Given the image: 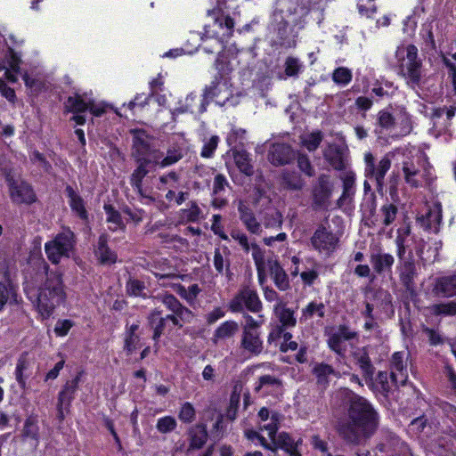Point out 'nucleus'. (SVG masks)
Returning a JSON list of instances; mask_svg holds the SVG:
<instances>
[{"label": "nucleus", "instance_id": "26", "mask_svg": "<svg viewBox=\"0 0 456 456\" xmlns=\"http://www.w3.org/2000/svg\"><path fill=\"white\" fill-rule=\"evenodd\" d=\"M240 347L253 355L260 354L264 349V343L259 331L242 333Z\"/></svg>", "mask_w": 456, "mask_h": 456}, {"label": "nucleus", "instance_id": "20", "mask_svg": "<svg viewBox=\"0 0 456 456\" xmlns=\"http://www.w3.org/2000/svg\"><path fill=\"white\" fill-rule=\"evenodd\" d=\"M294 158L293 149L286 143H273L268 152L269 161L276 167L289 164Z\"/></svg>", "mask_w": 456, "mask_h": 456}, {"label": "nucleus", "instance_id": "49", "mask_svg": "<svg viewBox=\"0 0 456 456\" xmlns=\"http://www.w3.org/2000/svg\"><path fill=\"white\" fill-rule=\"evenodd\" d=\"M379 212L382 224H384L385 226H388L395 220L398 208L393 203L387 202L380 208Z\"/></svg>", "mask_w": 456, "mask_h": 456}, {"label": "nucleus", "instance_id": "22", "mask_svg": "<svg viewBox=\"0 0 456 456\" xmlns=\"http://www.w3.org/2000/svg\"><path fill=\"white\" fill-rule=\"evenodd\" d=\"M238 212L240 220L249 232L253 234H260L262 232L261 224L257 221L254 212L245 201H239Z\"/></svg>", "mask_w": 456, "mask_h": 456}, {"label": "nucleus", "instance_id": "64", "mask_svg": "<svg viewBox=\"0 0 456 456\" xmlns=\"http://www.w3.org/2000/svg\"><path fill=\"white\" fill-rule=\"evenodd\" d=\"M297 167L307 176L312 177L314 175V168L306 155L299 154L297 157Z\"/></svg>", "mask_w": 456, "mask_h": 456}, {"label": "nucleus", "instance_id": "41", "mask_svg": "<svg viewBox=\"0 0 456 456\" xmlns=\"http://www.w3.org/2000/svg\"><path fill=\"white\" fill-rule=\"evenodd\" d=\"M325 305L322 302L312 301L301 311V322H305L309 319L317 316L323 318L325 316Z\"/></svg>", "mask_w": 456, "mask_h": 456}, {"label": "nucleus", "instance_id": "17", "mask_svg": "<svg viewBox=\"0 0 456 456\" xmlns=\"http://www.w3.org/2000/svg\"><path fill=\"white\" fill-rule=\"evenodd\" d=\"M134 161L136 168L131 175L130 183L142 197H145L142 191V180L151 172V167L157 166L155 162H159V158L154 155L153 159H138Z\"/></svg>", "mask_w": 456, "mask_h": 456}, {"label": "nucleus", "instance_id": "50", "mask_svg": "<svg viewBox=\"0 0 456 456\" xmlns=\"http://www.w3.org/2000/svg\"><path fill=\"white\" fill-rule=\"evenodd\" d=\"M323 139L321 131H315L301 137V142L309 151H314Z\"/></svg>", "mask_w": 456, "mask_h": 456}, {"label": "nucleus", "instance_id": "37", "mask_svg": "<svg viewBox=\"0 0 456 456\" xmlns=\"http://www.w3.org/2000/svg\"><path fill=\"white\" fill-rule=\"evenodd\" d=\"M65 192L69 199V206L71 209L75 211L80 218L86 219L87 213L84 206L83 199L74 191L70 185L66 186Z\"/></svg>", "mask_w": 456, "mask_h": 456}, {"label": "nucleus", "instance_id": "14", "mask_svg": "<svg viewBox=\"0 0 456 456\" xmlns=\"http://www.w3.org/2000/svg\"><path fill=\"white\" fill-rule=\"evenodd\" d=\"M338 238L325 226L320 225L311 238L313 248L320 253L331 254L337 248Z\"/></svg>", "mask_w": 456, "mask_h": 456}, {"label": "nucleus", "instance_id": "46", "mask_svg": "<svg viewBox=\"0 0 456 456\" xmlns=\"http://www.w3.org/2000/svg\"><path fill=\"white\" fill-rule=\"evenodd\" d=\"M429 310L436 316H454L456 315V301L434 304Z\"/></svg>", "mask_w": 456, "mask_h": 456}, {"label": "nucleus", "instance_id": "39", "mask_svg": "<svg viewBox=\"0 0 456 456\" xmlns=\"http://www.w3.org/2000/svg\"><path fill=\"white\" fill-rule=\"evenodd\" d=\"M281 181L282 186L290 191H302L305 185L304 179L297 172H283Z\"/></svg>", "mask_w": 456, "mask_h": 456}, {"label": "nucleus", "instance_id": "4", "mask_svg": "<svg viewBox=\"0 0 456 456\" xmlns=\"http://www.w3.org/2000/svg\"><path fill=\"white\" fill-rule=\"evenodd\" d=\"M222 91H224L225 94L220 98V100H216V102L221 103V100H223V103H224L231 95L226 85L220 84L218 82H212L210 86L205 88L203 95H197L194 94L187 95L184 100V103L177 108L176 111L180 113L191 112L201 114L207 109L208 100L219 98Z\"/></svg>", "mask_w": 456, "mask_h": 456}, {"label": "nucleus", "instance_id": "53", "mask_svg": "<svg viewBox=\"0 0 456 456\" xmlns=\"http://www.w3.org/2000/svg\"><path fill=\"white\" fill-rule=\"evenodd\" d=\"M38 426L37 419L34 416H29L24 423L23 436L28 438H32L36 441L38 440Z\"/></svg>", "mask_w": 456, "mask_h": 456}, {"label": "nucleus", "instance_id": "18", "mask_svg": "<svg viewBox=\"0 0 456 456\" xmlns=\"http://www.w3.org/2000/svg\"><path fill=\"white\" fill-rule=\"evenodd\" d=\"M352 357L354 363L359 366L366 384H372L375 367L371 363L368 348L366 346L356 347L352 352Z\"/></svg>", "mask_w": 456, "mask_h": 456}, {"label": "nucleus", "instance_id": "23", "mask_svg": "<svg viewBox=\"0 0 456 456\" xmlns=\"http://www.w3.org/2000/svg\"><path fill=\"white\" fill-rule=\"evenodd\" d=\"M397 270L401 283L407 290H412L414 289V280L417 276V269L412 256L407 260L399 262Z\"/></svg>", "mask_w": 456, "mask_h": 456}, {"label": "nucleus", "instance_id": "44", "mask_svg": "<svg viewBox=\"0 0 456 456\" xmlns=\"http://www.w3.org/2000/svg\"><path fill=\"white\" fill-rule=\"evenodd\" d=\"M233 159L237 167L244 175L250 176L253 175V166L250 163L249 155L245 151H234Z\"/></svg>", "mask_w": 456, "mask_h": 456}, {"label": "nucleus", "instance_id": "45", "mask_svg": "<svg viewBox=\"0 0 456 456\" xmlns=\"http://www.w3.org/2000/svg\"><path fill=\"white\" fill-rule=\"evenodd\" d=\"M91 102H86L79 94L68 97L65 102L67 111L73 113H82L89 109Z\"/></svg>", "mask_w": 456, "mask_h": 456}, {"label": "nucleus", "instance_id": "6", "mask_svg": "<svg viewBox=\"0 0 456 456\" xmlns=\"http://www.w3.org/2000/svg\"><path fill=\"white\" fill-rule=\"evenodd\" d=\"M74 245V232L70 229L65 228L61 232L58 233L53 240L45 243V250L49 261L56 265L61 261L62 256H69Z\"/></svg>", "mask_w": 456, "mask_h": 456}, {"label": "nucleus", "instance_id": "56", "mask_svg": "<svg viewBox=\"0 0 456 456\" xmlns=\"http://www.w3.org/2000/svg\"><path fill=\"white\" fill-rule=\"evenodd\" d=\"M332 79L336 84L346 86L352 80V72L347 68L339 67L334 70Z\"/></svg>", "mask_w": 456, "mask_h": 456}, {"label": "nucleus", "instance_id": "11", "mask_svg": "<svg viewBox=\"0 0 456 456\" xmlns=\"http://www.w3.org/2000/svg\"><path fill=\"white\" fill-rule=\"evenodd\" d=\"M358 338V333L346 324H341L329 334L327 344L330 350L339 356H345L346 353V341Z\"/></svg>", "mask_w": 456, "mask_h": 456}, {"label": "nucleus", "instance_id": "5", "mask_svg": "<svg viewBox=\"0 0 456 456\" xmlns=\"http://www.w3.org/2000/svg\"><path fill=\"white\" fill-rule=\"evenodd\" d=\"M399 74L411 87L419 86L422 78V62L418 58V49L414 45L406 47V56L400 64Z\"/></svg>", "mask_w": 456, "mask_h": 456}, {"label": "nucleus", "instance_id": "33", "mask_svg": "<svg viewBox=\"0 0 456 456\" xmlns=\"http://www.w3.org/2000/svg\"><path fill=\"white\" fill-rule=\"evenodd\" d=\"M395 117L387 110H382L378 113L377 127L375 133L379 139L385 132L391 133L395 127Z\"/></svg>", "mask_w": 456, "mask_h": 456}, {"label": "nucleus", "instance_id": "13", "mask_svg": "<svg viewBox=\"0 0 456 456\" xmlns=\"http://www.w3.org/2000/svg\"><path fill=\"white\" fill-rule=\"evenodd\" d=\"M6 181L9 185L10 197L14 203L32 204L36 201L37 196L28 183L15 180L9 175L6 176Z\"/></svg>", "mask_w": 456, "mask_h": 456}, {"label": "nucleus", "instance_id": "52", "mask_svg": "<svg viewBox=\"0 0 456 456\" xmlns=\"http://www.w3.org/2000/svg\"><path fill=\"white\" fill-rule=\"evenodd\" d=\"M177 427L176 419L172 416L159 418L156 424L157 430L161 434H167L174 431Z\"/></svg>", "mask_w": 456, "mask_h": 456}, {"label": "nucleus", "instance_id": "10", "mask_svg": "<svg viewBox=\"0 0 456 456\" xmlns=\"http://www.w3.org/2000/svg\"><path fill=\"white\" fill-rule=\"evenodd\" d=\"M229 308L233 313H242L245 309L252 313H259L263 305L256 290L245 286L231 300Z\"/></svg>", "mask_w": 456, "mask_h": 456}, {"label": "nucleus", "instance_id": "3", "mask_svg": "<svg viewBox=\"0 0 456 456\" xmlns=\"http://www.w3.org/2000/svg\"><path fill=\"white\" fill-rule=\"evenodd\" d=\"M45 281L38 289L27 285L24 291L28 298L37 305L38 313L44 319L49 318L57 305L66 297L61 274L49 272L45 265Z\"/></svg>", "mask_w": 456, "mask_h": 456}, {"label": "nucleus", "instance_id": "36", "mask_svg": "<svg viewBox=\"0 0 456 456\" xmlns=\"http://www.w3.org/2000/svg\"><path fill=\"white\" fill-rule=\"evenodd\" d=\"M239 331V324L234 321H226L223 322L214 332L213 341L217 343L219 340H224L232 338Z\"/></svg>", "mask_w": 456, "mask_h": 456}, {"label": "nucleus", "instance_id": "59", "mask_svg": "<svg viewBox=\"0 0 456 456\" xmlns=\"http://www.w3.org/2000/svg\"><path fill=\"white\" fill-rule=\"evenodd\" d=\"M232 240L237 241L244 252L248 253L250 250L251 243L248 241L247 234L239 229H233L231 233Z\"/></svg>", "mask_w": 456, "mask_h": 456}, {"label": "nucleus", "instance_id": "21", "mask_svg": "<svg viewBox=\"0 0 456 456\" xmlns=\"http://www.w3.org/2000/svg\"><path fill=\"white\" fill-rule=\"evenodd\" d=\"M267 268L269 270L270 276L278 289L281 291H286L290 289L289 278L278 260L268 259Z\"/></svg>", "mask_w": 456, "mask_h": 456}, {"label": "nucleus", "instance_id": "61", "mask_svg": "<svg viewBox=\"0 0 456 456\" xmlns=\"http://www.w3.org/2000/svg\"><path fill=\"white\" fill-rule=\"evenodd\" d=\"M374 0H359L357 4L358 11L362 16L371 18L377 12V7L373 4Z\"/></svg>", "mask_w": 456, "mask_h": 456}, {"label": "nucleus", "instance_id": "1", "mask_svg": "<svg viewBox=\"0 0 456 456\" xmlns=\"http://www.w3.org/2000/svg\"><path fill=\"white\" fill-rule=\"evenodd\" d=\"M346 406L347 420L338 426V433L348 444L359 445L372 436L379 424V416L364 397L349 389L341 391Z\"/></svg>", "mask_w": 456, "mask_h": 456}, {"label": "nucleus", "instance_id": "8", "mask_svg": "<svg viewBox=\"0 0 456 456\" xmlns=\"http://www.w3.org/2000/svg\"><path fill=\"white\" fill-rule=\"evenodd\" d=\"M364 163L365 176L370 180H374L377 191L381 192L385 186L386 174L391 167V154H386L378 163H376L373 154L371 152H366L364 154Z\"/></svg>", "mask_w": 456, "mask_h": 456}, {"label": "nucleus", "instance_id": "16", "mask_svg": "<svg viewBox=\"0 0 456 456\" xmlns=\"http://www.w3.org/2000/svg\"><path fill=\"white\" fill-rule=\"evenodd\" d=\"M80 377L81 373H78L74 379L68 380L58 395L57 411L58 418L61 420L64 419V411L69 410L71 402L75 398V395L78 389Z\"/></svg>", "mask_w": 456, "mask_h": 456}, {"label": "nucleus", "instance_id": "25", "mask_svg": "<svg viewBox=\"0 0 456 456\" xmlns=\"http://www.w3.org/2000/svg\"><path fill=\"white\" fill-rule=\"evenodd\" d=\"M282 381L272 375H263L259 377L255 386V392H263V395H278L281 392Z\"/></svg>", "mask_w": 456, "mask_h": 456}, {"label": "nucleus", "instance_id": "51", "mask_svg": "<svg viewBox=\"0 0 456 456\" xmlns=\"http://www.w3.org/2000/svg\"><path fill=\"white\" fill-rule=\"evenodd\" d=\"M219 137L212 135L208 139H204V144L200 151V156L204 159L213 158L215 151L219 143Z\"/></svg>", "mask_w": 456, "mask_h": 456}, {"label": "nucleus", "instance_id": "12", "mask_svg": "<svg viewBox=\"0 0 456 456\" xmlns=\"http://www.w3.org/2000/svg\"><path fill=\"white\" fill-rule=\"evenodd\" d=\"M161 159L163 153L158 150L151 149V138L143 130L134 131L132 157L138 159H153V156Z\"/></svg>", "mask_w": 456, "mask_h": 456}, {"label": "nucleus", "instance_id": "2", "mask_svg": "<svg viewBox=\"0 0 456 456\" xmlns=\"http://www.w3.org/2000/svg\"><path fill=\"white\" fill-rule=\"evenodd\" d=\"M157 298L170 314L164 316L162 311L156 308L148 315V323L153 331L154 341H159L166 331H172L174 327L181 329L184 323H190L194 317L192 312L174 295L165 292L159 295Z\"/></svg>", "mask_w": 456, "mask_h": 456}, {"label": "nucleus", "instance_id": "28", "mask_svg": "<svg viewBox=\"0 0 456 456\" xmlns=\"http://www.w3.org/2000/svg\"><path fill=\"white\" fill-rule=\"evenodd\" d=\"M273 442V452L274 454L277 453L278 449L284 451L286 453H289L294 448L298 447L301 444L302 441H294L292 436L287 432H280L277 433L274 437L272 439Z\"/></svg>", "mask_w": 456, "mask_h": 456}, {"label": "nucleus", "instance_id": "30", "mask_svg": "<svg viewBox=\"0 0 456 456\" xmlns=\"http://www.w3.org/2000/svg\"><path fill=\"white\" fill-rule=\"evenodd\" d=\"M108 236L102 234L97 242L95 256L102 265H111L117 261V255L107 245Z\"/></svg>", "mask_w": 456, "mask_h": 456}, {"label": "nucleus", "instance_id": "29", "mask_svg": "<svg viewBox=\"0 0 456 456\" xmlns=\"http://www.w3.org/2000/svg\"><path fill=\"white\" fill-rule=\"evenodd\" d=\"M323 157L336 170H343L346 167L343 150L338 144H329L323 151Z\"/></svg>", "mask_w": 456, "mask_h": 456}, {"label": "nucleus", "instance_id": "57", "mask_svg": "<svg viewBox=\"0 0 456 456\" xmlns=\"http://www.w3.org/2000/svg\"><path fill=\"white\" fill-rule=\"evenodd\" d=\"M214 266L218 274H223L224 269L227 273L230 271V260L227 257H224L219 248L215 249Z\"/></svg>", "mask_w": 456, "mask_h": 456}, {"label": "nucleus", "instance_id": "40", "mask_svg": "<svg viewBox=\"0 0 456 456\" xmlns=\"http://www.w3.org/2000/svg\"><path fill=\"white\" fill-rule=\"evenodd\" d=\"M275 313L281 323L280 333H282L283 330L285 329H289L296 326L297 319L294 315L293 310L284 306L277 305L275 307Z\"/></svg>", "mask_w": 456, "mask_h": 456}, {"label": "nucleus", "instance_id": "7", "mask_svg": "<svg viewBox=\"0 0 456 456\" xmlns=\"http://www.w3.org/2000/svg\"><path fill=\"white\" fill-rule=\"evenodd\" d=\"M333 191L334 183L330 176L326 174L320 175L311 189V208L313 210H328L330 207Z\"/></svg>", "mask_w": 456, "mask_h": 456}, {"label": "nucleus", "instance_id": "9", "mask_svg": "<svg viewBox=\"0 0 456 456\" xmlns=\"http://www.w3.org/2000/svg\"><path fill=\"white\" fill-rule=\"evenodd\" d=\"M209 15H213V24L205 25L204 36L206 37L216 38L218 45L224 40L230 38L233 34L234 20L228 15H224L220 11H208Z\"/></svg>", "mask_w": 456, "mask_h": 456}, {"label": "nucleus", "instance_id": "15", "mask_svg": "<svg viewBox=\"0 0 456 456\" xmlns=\"http://www.w3.org/2000/svg\"><path fill=\"white\" fill-rule=\"evenodd\" d=\"M20 56L8 45L4 46L0 52V71L4 70L5 78L11 82L17 81V74L20 72Z\"/></svg>", "mask_w": 456, "mask_h": 456}, {"label": "nucleus", "instance_id": "55", "mask_svg": "<svg viewBox=\"0 0 456 456\" xmlns=\"http://www.w3.org/2000/svg\"><path fill=\"white\" fill-rule=\"evenodd\" d=\"M281 419V415L276 411L272 412L271 419L267 424L260 427L261 430H266L270 439L274 437L279 429V424Z\"/></svg>", "mask_w": 456, "mask_h": 456}, {"label": "nucleus", "instance_id": "24", "mask_svg": "<svg viewBox=\"0 0 456 456\" xmlns=\"http://www.w3.org/2000/svg\"><path fill=\"white\" fill-rule=\"evenodd\" d=\"M370 262L373 270L378 274H382L386 272H391L392 266L395 263V257L389 253L378 249L371 252L370 256Z\"/></svg>", "mask_w": 456, "mask_h": 456}, {"label": "nucleus", "instance_id": "63", "mask_svg": "<svg viewBox=\"0 0 456 456\" xmlns=\"http://www.w3.org/2000/svg\"><path fill=\"white\" fill-rule=\"evenodd\" d=\"M145 289V284L143 281L135 279H129L126 282V292L131 296H142Z\"/></svg>", "mask_w": 456, "mask_h": 456}, {"label": "nucleus", "instance_id": "54", "mask_svg": "<svg viewBox=\"0 0 456 456\" xmlns=\"http://www.w3.org/2000/svg\"><path fill=\"white\" fill-rule=\"evenodd\" d=\"M28 365L29 362L24 355L19 358L15 370V376L19 385L22 388L26 387V377L24 376V372L28 370Z\"/></svg>", "mask_w": 456, "mask_h": 456}, {"label": "nucleus", "instance_id": "62", "mask_svg": "<svg viewBox=\"0 0 456 456\" xmlns=\"http://www.w3.org/2000/svg\"><path fill=\"white\" fill-rule=\"evenodd\" d=\"M301 67L302 65L297 58L288 57L285 61V74L288 77H297Z\"/></svg>", "mask_w": 456, "mask_h": 456}, {"label": "nucleus", "instance_id": "31", "mask_svg": "<svg viewBox=\"0 0 456 456\" xmlns=\"http://www.w3.org/2000/svg\"><path fill=\"white\" fill-rule=\"evenodd\" d=\"M313 373L317 379V383L324 387L330 383V377H340L339 371L324 362L316 363L313 369Z\"/></svg>", "mask_w": 456, "mask_h": 456}, {"label": "nucleus", "instance_id": "27", "mask_svg": "<svg viewBox=\"0 0 456 456\" xmlns=\"http://www.w3.org/2000/svg\"><path fill=\"white\" fill-rule=\"evenodd\" d=\"M188 436L190 440L188 452L202 448L208 437L207 426L200 423L191 427L188 431Z\"/></svg>", "mask_w": 456, "mask_h": 456}, {"label": "nucleus", "instance_id": "38", "mask_svg": "<svg viewBox=\"0 0 456 456\" xmlns=\"http://www.w3.org/2000/svg\"><path fill=\"white\" fill-rule=\"evenodd\" d=\"M403 174L405 183L412 188H419L422 186L420 180L418 178L419 175V169L411 161H404L403 163Z\"/></svg>", "mask_w": 456, "mask_h": 456}, {"label": "nucleus", "instance_id": "19", "mask_svg": "<svg viewBox=\"0 0 456 456\" xmlns=\"http://www.w3.org/2000/svg\"><path fill=\"white\" fill-rule=\"evenodd\" d=\"M390 379L395 387L404 386L407 382L408 373L404 362V354L402 352H395L390 361Z\"/></svg>", "mask_w": 456, "mask_h": 456}, {"label": "nucleus", "instance_id": "32", "mask_svg": "<svg viewBox=\"0 0 456 456\" xmlns=\"http://www.w3.org/2000/svg\"><path fill=\"white\" fill-rule=\"evenodd\" d=\"M434 292L447 297L456 296V275L438 278L436 281Z\"/></svg>", "mask_w": 456, "mask_h": 456}, {"label": "nucleus", "instance_id": "34", "mask_svg": "<svg viewBox=\"0 0 456 456\" xmlns=\"http://www.w3.org/2000/svg\"><path fill=\"white\" fill-rule=\"evenodd\" d=\"M343 191L341 196L337 201L338 207H342L345 204H348L353 200L355 193L354 181L355 177L353 173H347L343 177Z\"/></svg>", "mask_w": 456, "mask_h": 456}, {"label": "nucleus", "instance_id": "60", "mask_svg": "<svg viewBox=\"0 0 456 456\" xmlns=\"http://www.w3.org/2000/svg\"><path fill=\"white\" fill-rule=\"evenodd\" d=\"M243 318L245 320V324L242 328V333L246 332H257L258 328L263 324L262 316H259V320L254 319L251 315L248 314H243Z\"/></svg>", "mask_w": 456, "mask_h": 456}, {"label": "nucleus", "instance_id": "42", "mask_svg": "<svg viewBox=\"0 0 456 456\" xmlns=\"http://www.w3.org/2000/svg\"><path fill=\"white\" fill-rule=\"evenodd\" d=\"M16 302V290L8 279L0 281V311H2L7 303Z\"/></svg>", "mask_w": 456, "mask_h": 456}, {"label": "nucleus", "instance_id": "35", "mask_svg": "<svg viewBox=\"0 0 456 456\" xmlns=\"http://www.w3.org/2000/svg\"><path fill=\"white\" fill-rule=\"evenodd\" d=\"M442 220V214L439 208L430 209L425 216L419 218L420 225L428 231L438 232V226Z\"/></svg>", "mask_w": 456, "mask_h": 456}, {"label": "nucleus", "instance_id": "47", "mask_svg": "<svg viewBox=\"0 0 456 456\" xmlns=\"http://www.w3.org/2000/svg\"><path fill=\"white\" fill-rule=\"evenodd\" d=\"M262 223L265 228H280L282 224V216L279 210L269 208L263 214Z\"/></svg>", "mask_w": 456, "mask_h": 456}, {"label": "nucleus", "instance_id": "48", "mask_svg": "<svg viewBox=\"0 0 456 456\" xmlns=\"http://www.w3.org/2000/svg\"><path fill=\"white\" fill-rule=\"evenodd\" d=\"M104 210L107 215V222L111 224L110 229L117 231L118 229H124L125 224L123 223L120 213L116 210L111 205H104Z\"/></svg>", "mask_w": 456, "mask_h": 456}, {"label": "nucleus", "instance_id": "43", "mask_svg": "<svg viewBox=\"0 0 456 456\" xmlns=\"http://www.w3.org/2000/svg\"><path fill=\"white\" fill-rule=\"evenodd\" d=\"M183 158V151L180 146L174 145L167 149L165 158L159 159V162H155L160 167H167L177 163Z\"/></svg>", "mask_w": 456, "mask_h": 456}, {"label": "nucleus", "instance_id": "58", "mask_svg": "<svg viewBox=\"0 0 456 456\" xmlns=\"http://www.w3.org/2000/svg\"><path fill=\"white\" fill-rule=\"evenodd\" d=\"M195 409L191 403H184L179 411L178 417L184 423H191L195 419Z\"/></svg>", "mask_w": 456, "mask_h": 456}]
</instances>
